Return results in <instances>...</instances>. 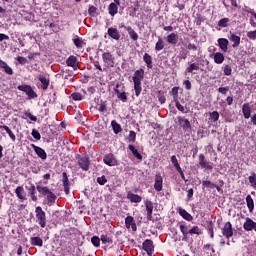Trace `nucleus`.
<instances>
[{"label": "nucleus", "instance_id": "obj_60", "mask_svg": "<svg viewBox=\"0 0 256 256\" xmlns=\"http://www.w3.org/2000/svg\"><path fill=\"white\" fill-rule=\"evenodd\" d=\"M17 61L18 63H20V65H26L27 63V58L23 57V56H18L17 57Z\"/></svg>", "mask_w": 256, "mask_h": 256}, {"label": "nucleus", "instance_id": "obj_33", "mask_svg": "<svg viewBox=\"0 0 256 256\" xmlns=\"http://www.w3.org/2000/svg\"><path fill=\"white\" fill-rule=\"evenodd\" d=\"M246 203H247L249 212L253 213V209H255V202L253 201V198L251 197V195L246 196Z\"/></svg>", "mask_w": 256, "mask_h": 256}, {"label": "nucleus", "instance_id": "obj_34", "mask_svg": "<svg viewBox=\"0 0 256 256\" xmlns=\"http://www.w3.org/2000/svg\"><path fill=\"white\" fill-rule=\"evenodd\" d=\"M143 61L146 63L148 69H153V59L151 58V55L145 53L143 56Z\"/></svg>", "mask_w": 256, "mask_h": 256}, {"label": "nucleus", "instance_id": "obj_64", "mask_svg": "<svg viewBox=\"0 0 256 256\" xmlns=\"http://www.w3.org/2000/svg\"><path fill=\"white\" fill-rule=\"evenodd\" d=\"M187 49H189V51H197V45L189 43Z\"/></svg>", "mask_w": 256, "mask_h": 256}, {"label": "nucleus", "instance_id": "obj_24", "mask_svg": "<svg viewBox=\"0 0 256 256\" xmlns=\"http://www.w3.org/2000/svg\"><path fill=\"white\" fill-rule=\"evenodd\" d=\"M36 189L38 193H40V195H42L43 197H47L48 194L51 193V189H49V187L47 186L37 185Z\"/></svg>", "mask_w": 256, "mask_h": 256}, {"label": "nucleus", "instance_id": "obj_12", "mask_svg": "<svg viewBox=\"0 0 256 256\" xmlns=\"http://www.w3.org/2000/svg\"><path fill=\"white\" fill-rule=\"evenodd\" d=\"M78 163L83 171H89L90 162L87 156L81 157Z\"/></svg>", "mask_w": 256, "mask_h": 256}, {"label": "nucleus", "instance_id": "obj_37", "mask_svg": "<svg viewBox=\"0 0 256 256\" xmlns=\"http://www.w3.org/2000/svg\"><path fill=\"white\" fill-rule=\"evenodd\" d=\"M133 82H134L135 95H136V97H139V95H141V91H142L141 81L136 80V81H133Z\"/></svg>", "mask_w": 256, "mask_h": 256}, {"label": "nucleus", "instance_id": "obj_62", "mask_svg": "<svg viewBox=\"0 0 256 256\" xmlns=\"http://www.w3.org/2000/svg\"><path fill=\"white\" fill-rule=\"evenodd\" d=\"M183 85L185 86V89L187 90V91H191V81H189V80H185L184 82H183Z\"/></svg>", "mask_w": 256, "mask_h": 256}, {"label": "nucleus", "instance_id": "obj_40", "mask_svg": "<svg viewBox=\"0 0 256 256\" xmlns=\"http://www.w3.org/2000/svg\"><path fill=\"white\" fill-rule=\"evenodd\" d=\"M111 125L115 135H118V133H121L122 129L119 123H117L115 120H112Z\"/></svg>", "mask_w": 256, "mask_h": 256}, {"label": "nucleus", "instance_id": "obj_49", "mask_svg": "<svg viewBox=\"0 0 256 256\" xmlns=\"http://www.w3.org/2000/svg\"><path fill=\"white\" fill-rule=\"evenodd\" d=\"M91 243L94 245V247H99V245H101V239H99L97 236H93L91 238Z\"/></svg>", "mask_w": 256, "mask_h": 256}, {"label": "nucleus", "instance_id": "obj_3", "mask_svg": "<svg viewBox=\"0 0 256 256\" xmlns=\"http://www.w3.org/2000/svg\"><path fill=\"white\" fill-rule=\"evenodd\" d=\"M121 2L119 0H114V2L110 3L108 6V13L111 17H115L117 13H119V6Z\"/></svg>", "mask_w": 256, "mask_h": 256}, {"label": "nucleus", "instance_id": "obj_53", "mask_svg": "<svg viewBox=\"0 0 256 256\" xmlns=\"http://www.w3.org/2000/svg\"><path fill=\"white\" fill-rule=\"evenodd\" d=\"M227 23H229V18H222L218 22V27H227Z\"/></svg>", "mask_w": 256, "mask_h": 256}, {"label": "nucleus", "instance_id": "obj_61", "mask_svg": "<svg viewBox=\"0 0 256 256\" xmlns=\"http://www.w3.org/2000/svg\"><path fill=\"white\" fill-rule=\"evenodd\" d=\"M228 91H229V87H220V88H218V92H220L221 95H227Z\"/></svg>", "mask_w": 256, "mask_h": 256}, {"label": "nucleus", "instance_id": "obj_54", "mask_svg": "<svg viewBox=\"0 0 256 256\" xmlns=\"http://www.w3.org/2000/svg\"><path fill=\"white\" fill-rule=\"evenodd\" d=\"M31 135L34 139H36V141H39L41 139V134L35 129L32 130Z\"/></svg>", "mask_w": 256, "mask_h": 256}, {"label": "nucleus", "instance_id": "obj_15", "mask_svg": "<svg viewBox=\"0 0 256 256\" xmlns=\"http://www.w3.org/2000/svg\"><path fill=\"white\" fill-rule=\"evenodd\" d=\"M199 165L202 167V169H209L210 171L211 169H213V166L211 165V163L205 160V155L203 154L199 155Z\"/></svg>", "mask_w": 256, "mask_h": 256}, {"label": "nucleus", "instance_id": "obj_32", "mask_svg": "<svg viewBox=\"0 0 256 256\" xmlns=\"http://www.w3.org/2000/svg\"><path fill=\"white\" fill-rule=\"evenodd\" d=\"M30 243L35 247H43V239H41L40 237H31Z\"/></svg>", "mask_w": 256, "mask_h": 256}, {"label": "nucleus", "instance_id": "obj_16", "mask_svg": "<svg viewBox=\"0 0 256 256\" xmlns=\"http://www.w3.org/2000/svg\"><path fill=\"white\" fill-rule=\"evenodd\" d=\"M154 189H156V191H163V177H161V174L155 176Z\"/></svg>", "mask_w": 256, "mask_h": 256}, {"label": "nucleus", "instance_id": "obj_48", "mask_svg": "<svg viewBox=\"0 0 256 256\" xmlns=\"http://www.w3.org/2000/svg\"><path fill=\"white\" fill-rule=\"evenodd\" d=\"M4 131H6L12 141H16L17 137L15 134H13V131H11L9 127H4Z\"/></svg>", "mask_w": 256, "mask_h": 256}, {"label": "nucleus", "instance_id": "obj_47", "mask_svg": "<svg viewBox=\"0 0 256 256\" xmlns=\"http://www.w3.org/2000/svg\"><path fill=\"white\" fill-rule=\"evenodd\" d=\"M100 239L102 243H104V245H107V243H113V240L109 236H107V234L101 235Z\"/></svg>", "mask_w": 256, "mask_h": 256}, {"label": "nucleus", "instance_id": "obj_1", "mask_svg": "<svg viewBox=\"0 0 256 256\" xmlns=\"http://www.w3.org/2000/svg\"><path fill=\"white\" fill-rule=\"evenodd\" d=\"M35 214L38 225H40V227H42L43 229L44 227H47V217L45 211H43V208H41V206L35 208Z\"/></svg>", "mask_w": 256, "mask_h": 256}, {"label": "nucleus", "instance_id": "obj_44", "mask_svg": "<svg viewBox=\"0 0 256 256\" xmlns=\"http://www.w3.org/2000/svg\"><path fill=\"white\" fill-rule=\"evenodd\" d=\"M137 139V134L135 131H130L129 136L127 138L128 143H135V140Z\"/></svg>", "mask_w": 256, "mask_h": 256}, {"label": "nucleus", "instance_id": "obj_5", "mask_svg": "<svg viewBox=\"0 0 256 256\" xmlns=\"http://www.w3.org/2000/svg\"><path fill=\"white\" fill-rule=\"evenodd\" d=\"M243 229H245L246 231H255L256 233V222L253 221V219L247 217L243 224Z\"/></svg>", "mask_w": 256, "mask_h": 256}, {"label": "nucleus", "instance_id": "obj_4", "mask_svg": "<svg viewBox=\"0 0 256 256\" xmlns=\"http://www.w3.org/2000/svg\"><path fill=\"white\" fill-rule=\"evenodd\" d=\"M222 235L226 237V239H231L233 237V225L231 222H226L224 227L222 228Z\"/></svg>", "mask_w": 256, "mask_h": 256}, {"label": "nucleus", "instance_id": "obj_45", "mask_svg": "<svg viewBox=\"0 0 256 256\" xmlns=\"http://www.w3.org/2000/svg\"><path fill=\"white\" fill-rule=\"evenodd\" d=\"M202 187H206L207 189H215V184L209 180L202 181Z\"/></svg>", "mask_w": 256, "mask_h": 256}, {"label": "nucleus", "instance_id": "obj_2", "mask_svg": "<svg viewBox=\"0 0 256 256\" xmlns=\"http://www.w3.org/2000/svg\"><path fill=\"white\" fill-rule=\"evenodd\" d=\"M18 91H22L27 95L28 99H37V93L33 90V87L27 84L17 86Z\"/></svg>", "mask_w": 256, "mask_h": 256}, {"label": "nucleus", "instance_id": "obj_19", "mask_svg": "<svg viewBox=\"0 0 256 256\" xmlns=\"http://www.w3.org/2000/svg\"><path fill=\"white\" fill-rule=\"evenodd\" d=\"M166 41L169 43V45H175L179 42V35L175 32H172L167 36Z\"/></svg>", "mask_w": 256, "mask_h": 256}, {"label": "nucleus", "instance_id": "obj_55", "mask_svg": "<svg viewBox=\"0 0 256 256\" xmlns=\"http://www.w3.org/2000/svg\"><path fill=\"white\" fill-rule=\"evenodd\" d=\"M248 39L256 41V30L247 32Z\"/></svg>", "mask_w": 256, "mask_h": 256}, {"label": "nucleus", "instance_id": "obj_46", "mask_svg": "<svg viewBox=\"0 0 256 256\" xmlns=\"http://www.w3.org/2000/svg\"><path fill=\"white\" fill-rule=\"evenodd\" d=\"M248 180L251 184V187H253V189H256V174L252 173V175L248 177Z\"/></svg>", "mask_w": 256, "mask_h": 256}, {"label": "nucleus", "instance_id": "obj_41", "mask_svg": "<svg viewBox=\"0 0 256 256\" xmlns=\"http://www.w3.org/2000/svg\"><path fill=\"white\" fill-rule=\"evenodd\" d=\"M163 49H165V42L163 41V39L159 38L155 45V50L163 51Z\"/></svg>", "mask_w": 256, "mask_h": 256}, {"label": "nucleus", "instance_id": "obj_26", "mask_svg": "<svg viewBox=\"0 0 256 256\" xmlns=\"http://www.w3.org/2000/svg\"><path fill=\"white\" fill-rule=\"evenodd\" d=\"M213 58H214V62L217 65H221V63H223L225 61V56L223 55V53L217 52L212 54Z\"/></svg>", "mask_w": 256, "mask_h": 256}, {"label": "nucleus", "instance_id": "obj_25", "mask_svg": "<svg viewBox=\"0 0 256 256\" xmlns=\"http://www.w3.org/2000/svg\"><path fill=\"white\" fill-rule=\"evenodd\" d=\"M242 113H243L244 119H249L251 117V106L249 105V103L243 104Z\"/></svg>", "mask_w": 256, "mask_h": 256}, {"label": "nucleus", "instance_id": "obj_22", "mask_svg": "<svg viewBox=\"0 0 256 256\" xmlns=\"http://www.w3.org/2000/svg\"><path fill=\"white\" fill-rule=\"evenodd\" d=\"M124 29L127 31L128 35L130 36V39H132V41H137V39H139V34H137V32H135L133 27L125 26Z\"/></svg>", "mask_w": 256, "mask_h": 256}, {"label": "nucleus", "instance_id": "obj_39", "mask_svg": "<svg viewBox=\"0 0 256 256\" xmlns=\"http://www.w3.org/2000/svg\"><path fill=\"white\" fill-rule=\"evenodd\" d=\"M180 231H181V233H182V235H183V241H187V235H189V228H187V226L186 225H184V224H181L180 225Z\"/></svg>", "mask_w": 256, "mask_h": 256}, {"label": "nucleus", "instance_id": "obj_11", "mask_svg": "<svg viewBox=\"0 0 256 256\" xmlns=\"http://www.w3.org/2000/svg\"><path fill=\"white\" fill-rule=\"evenodd\" d=\"M31 147L35 151L36 155L40 157V159H43V160L47 159V152H45L43 148L36 146L35 144H32Z\"/></svg>", "mask_w": 256, "mask_h": 256}, {"label": "nucleus", "instance_id": "obj_50", "mask_svg": "<svg viewBox=\"0 0 256 256\" xmlns=\"http://www.w3.org/2000/svg\"><path fill=\"white\" fill-rule=\"evenodd\" d=\"M210 119H211V121H213L214 123H215L216 121H219V112H217V111L211 112V113H210Z\"/></svg>", "mask_w": 256, "mask_h": 256}, {"label": "nucleus", "instance_id": "obj_9", "mask_svg": "<svg viewBox=\"0 0 256 256\" xmlns=\"http://www.w3.org/2000/svg\"><path fill=\"white\" fill-rule=\"evenodd\" d=\"M125 226L127 229H132V231H137V224H135V220L133 216H128L125 218Z\"/></svg>", "mask_w": 256, "mask_h": 256}, {"label": "nucleus", "instance_id": "obj_21", "mask_svg": "<svg viewBox=\"0 0 256 256\" xmlns=\"http://www.w3.org/2000/svg\"><path fill=\"white\" fill-rule=\"evenodd\" d=\"M229 40L232 41V47H239V45H241V37L237 36V34L235 33H230V37Z\"/></svg>", "mask_w": 256, "mask_h": 256}, {"label": "nucleus", "instance_id": "obj_23", "mask_svg": "<svg viewBox=\"0 0 256 256\" xmlns=\"http://www.w3.org/2000/svg\"><path fill=\"white\" fill-rule=\"evenodd\" d=\"M127 199H129L131 203H141V201H143V198H141V196L133 194V192L127 193Z\"/></svg>", "mask_w": 256, "mask_h": 256}, {"label": "nucleus", "instance_id": "obj_13", "mask_svg": "<svg viewBox=\"0 0 256 256\" xmlns=\"http://www.w3.org/2000/svg\"><path fill=\"white\" fill-rule=\"evenodd\" d=\"M199 69H201L199 62H193L190 63L189 66L185 69V73H191L192 75H195V71H199Z\"/></svg>", "mask_w": 256, "mask_h": 256}, {"label": "nucleus", "instance_id": "obj_51", "mask_svg": "<svg viewBox=\"0 0 256 256\" xmlns=\"http://www.w3.org/2000/svg\"><path fill=\"white\" fill-rule=\"evenodd\" d=\"M62 183L64 187L69 186V178L67 177V172L62 173Z\"/></svg>", "mask_w": 256, "mask_h": 256}, {"label": "nucleus", "instance_id": "obj_56", "mask_svg": "<svg viewBox=\"0 0 256 256\" xmlns=\"http://www.w3.org/2000/svg\"><path fill=\"white\" fill-rule=\"evenodd\" d=\"M231 73H233V69L231 68V66L230 65L224 66V75L229 76L231 75Z\"/></svg>", "mask_w": 256, "mask_h": 256}, {"label": "nucleus", "instance_id": "obj_63", "mask_svg": "<svg viewBox=\"0 0 256 256\" xmlns=\"http://www.w3.org/2000/svg\"><path fill=\"white\" fill-rule=\"evenodd\" d=\"M89 15H95L97 13V8L95 6H90L88 9Z\"/></svg>", "mask_w": 256, "mask_h": 256}, {"label": "nucleus", "instance_id": "obj_35", "mask_svg": "<svg viewBox=\"0 0 256 256\" xmlns=\"http://www.w3.org/2000/svg\"><path fill=\"white\" fill-rule=\"evenodd\" d=\"M38 79L42 83L41 89H43V91L47 90V88L49 87V79H47L43 75H40Z\"/></svg>", "mask_w": 256, "mask_h": 256}, {"label": "nucleus", "instance_id": "obj_14", "mask_svg": "<svg viewBox=\"0 0 256 256\" xmlns=\"http://www.w3.org/2000/svg\"><path fill=\"white\" fill-rule=\"evenodd\" d=\"M108 35L109 37H111V39H114L115 41H119V39H121V34L119 33V30H117V28H108Z\"/></svg>", "mask_w": 256, "mask_h": 256}, {"label": "nucleus", "instance_id": "obj_10", "mask_svg": "<svg viewBox=\"0 0 256 256\" xmlns=\"http://www.w3.org/2000/svg\"><path fill=\"white\" fill-rule=\"evenodd\" d=\"M66 65L68 67H72L74 71H77V69H79V64L77 63V57L75 56L68 57L66 60Z\"/></svg>", "mask_w": 256, "mask_h": 256}, {"label": "nucleus", "instance_id": "obj_18", "mask_svg": "<svg viewBox=\"0 0 256 256\" xmlns=\"http://www.w3.org/2000/svg\"><path fill=\"white\" fill-rule=\"evenodd\" d=\"M218 46L220 47L221 51H224V53H227L228 47H229V40H227L226 38H219Z\"/></svg>", "mask_w": 256, "mask_h": 256}, {"label": "nucleus", "instance_id": "obj_59", "mask_svg": "<svg viewBox=\"0 0 256 256\" xmlns=\"http://www.w3.org/2000/svg\"><path fill=\"white\" fill-rule=\"evenodd\" d=\"M97 183H99V185H105V183H107V178H105V176L98 177Z\"/></svg>", "mask_w": 256, "mask_h": 256}, {"label": "nucleus", "instance_id": "obj_17", "mask_svg": "<svg viewBox=\"0 0 256 256\" xmlns=\"http://www.w3.org/2000/svg\"><path fill=\"white\" fill-rule=\"evenodd\" d=\"M178 123H179V125H181V127H182V129H184V131H189V129H191V123L186 118L178 117Z\"/></svg>", "mask_w": 256, "mask_h": 256}, {"label": "nucleus", "instance_id": "obj_43", "mask_svg": "<svg viewBox=\"0 0 256 256\" xmlns=\"http://www.w3.org/2000/svg\"><path fill=\"white\" fill-rule=\"evenodd\" d=\"M190 235H201L203 232L199 226H194L189 230Z\"/></svg>", "mask_w": 256, "mask_h": 256}, {"label": "nucleus", "instance_id": "obj_27", "mask_svg": "<svg viewBox=\"0 0 256 256\" xmlns=\"http://www.w3.org/2000/svg\"><path fill=\"white\" fill-rule=\"evenodd\" d=\"M145 76V70L139 69L136 70L133 76V81H143V77Z\"/></svg>", "mask_w": 256, "mask_h": 256}, {"label": "nucleus", "instance_id": "obj_31", "mask_svg": "<svg viewBox=\"0 0 256 256\" xmlns=\"http://www.w3.org/2000/svg\"><path fill=\"white\" fill-rule=\"evenodd\" d=\"M119 87H120V85L117 84L116 88L114 89V91L117 94L118 99H120L121 101L125 102V101H127V94L125 92H120L119 91Z\"/></svg>", "mask_w": 256, "mask_h": 256}, {"label": "nucleus", "instance_id": "obj_28", "mask_svg": "<svg viewBox=\"0 0 256 256\" xmlns=\"http://www.w3.org/2000/svg\"><path fill=\"white\" fill-rule=\"evenodd\" d=\"M0 69H4L7 75H13V69L3 60H0Z\"/></svg>", "mask_w": 256, "mask_h": 256}, {"label": "nucleus", "instance_id": "obj_29", "mask_svg": "<svg viewBox=\"0 0 256 256\" xmlns=\"http://www.w3.org/2000/svg\"><path fill=\"white\" fill-rule=\"evenodd\" d=\"M15 193L18 197V199H21V201H25V199H27L25 197V189H23L22 186H18L16 189H15Z\"/></svg>", "mask_w": 256, "mask_h": 256}, {"label": "nucleus", "instance_id": "obj_36", "mask_svg": "<svg viewBox=\"0 0 256 256\" xmlns=\"http://www.w3.org/2000/svg\"><path fill=\"white\" fill-rule=\"evenodd\" d=\"M179 215L181 217H183V219H186V221H192L193 220V216H191V214H189L185 209L180 208L179 209Z\"/></svg>", "mask_w": 256, "mask_h": 256}, {"label": "nucleus", "instance_id": "obj_42", "mask_svg": "<svg viewBox=\"0 0 256 256\" xmlns=\"http://www.w3.org/2000/svg\"><path fill=\"white\" fill-rule=\"evenodd\" d=\"M171 163L174 165L176 171H181V166L179 165V161L177 160V156L173 155L171 157Z\"/></svg>", "mask_w": 256, "mask_h": 256}, {"label": "nucleus", "instance_id": "obj_30", "mask_svg": "<svg viewBox=\"0 0 256 256\" xmlns=\"http://www.w3.org/2000/svg\"><path fill=\"white\" fill-rule=\"evenodd\" d=\"M47 198V205L51 207V205H55V201H57V196L52 191L49 192L46 196Z\"/></svg>", "mask_w": 256, "mask_h": 256}, {"label": "nucleus", "instance_id": "obj_6", "mask_svg": "<svg viewBox=\"0 0 256 256\" xmlns=\"http://www.w3.org/2000/svg\"><path fill=\"white\" fill-rule=\"evenodd\" d=\"M142 247L144 249V251H146V253H148V255H151V253H153V251H155V246L153 245V240L151 239H147L143 242Z\"/></svg>", "mask_w": 256, "mask_h": 256}, {"label": "nucleus", "instance_id": "obj_58", "mask_svg": "<svg viewBox=\"0 0 256 256\" xmlns=\"http://www.w3.org/2000/svg\"><path fill=\"white\" fill-rule=\"evenodd\" d=\"M71 97L74 101H81L83 99V96H81L80 93H73Z\"/></svg>", "mask_w": 256, "mask_h": 256}, {"label": "nucleus", "instance_id": "obj_20", "mask_svg": "<svg viewBox=\"0 0 256 256\" xmlns=\"http://www.w3.org/2000/svg\"><path fill=\"white\" fill-rule=\"evenodd\" d=\"M145 205L147 211V219L151 221V219H153V202L146 200Z\"/></svg>", "mask_w": 256, "mask_h": 256}, {"label": "nucleus", "instance_id": "obj_38", "mask_svg": "<svg viewBox=\"0 0 256 256\" xmlns=\"http://www.w3.org/2000/svg\"><path fill=\"white\" fill-rule=\"evenodd\" d=\"M130 151H132V154L134 155V157H136V159H139V161H141L143 159V156L141 155V153H139V151L133 146V144H130L129 146Z\"/></svg>", "mask_w": 256, "mask_h": 256}, {"label": "nucleus", "instance_id": "obj_57", "mask_svg": "<svg viewBox=\"0 0 256 256\" xmlns=\"http://www.w3.org/2000/svg\"><path fill=\"white\" fill-rule=\"evenodd\" d=\"M74 45H76L78 49H81L83 47V40L79 38L74 39Z\"/></svg>", "mask_w": 256, "mask_h": 256}, {"label": "nucleus", "instance_id": "obj_52", "mask_svg": "<svg viewBox=\"0 0 256 256\" xmlns=\"http://www.w3.org/2000/svg\"><path fill=\"white\" fill-rule=\"evenodd\" d=\"M24 115H25V117H23V119L28 117V119L30 121H37V116H33V114H31V112H29V111L24 112Z\"/></svg>", "mask_w": 256, "mask_h": 256}, {"label": "nucleus", "instance_id": "obj_8", "mask_svg": "<svg viewBox=\"0 0 256 256\" xmlns=\"http://www.w3.org/2000/svg\"><path fill=\"white\" fill-rule=\"evenodd\" d=\"M104 163L109 167H115V165H117V159L115 155L110 153L104 157Z\"/></svg>", "mask_w": 256, "mask_h": 256}, {"label": "nucleus", "instance_id": "obj_7", "mask_svg": "<svg viewBox=\"0 0 256 256\" xmlns=\"http://www.w3.org/2000/svg\"><path fill=\"white\" fill-rule=\"evenodd\" d=\"M102 59H103L105 65H107V67H113V65H115V62L113 60V55L109 52L103 53Z\"/></svg>", "mask_w": 256, "mask_h": 256}]
</instances>
